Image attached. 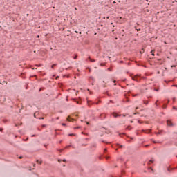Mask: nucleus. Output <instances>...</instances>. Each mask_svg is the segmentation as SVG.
I'll return each mask as SVG.
<instances>
[{"instance_id":"obj_1","label":"nucleus","mask_w":177,"mask_h":177,"mask_svg":"<svg viewBox=\"0 0 177 177\" xmlns=\"http://www.w3.org/2000/svg\"><path fill=\"white\" fill-rule=\"evenodd\" d=\"M132 80H133L134 81L139 82V81H140V75H136L132 77Z\"/></svg>"},{"instance_id":"obj_7","label":"nucleus","mask_w":177,"mask_h":177,"mask_svg":"<svg viewBox=\"0 0 177 177\" xmlns=\"http://www.w3.org/2000/svg\"><path fill=\"white\" fill-rule=\"evenodd\" d=\"M151 53L152 56H154V50H151Z\"/></svg>"},{"instance_id":"obj_4","label":"nucleus","mask_w":177,"mask_h":177,"mask_svg":"<svg viewBox=\"0 0 177 177\" xmlns=\"http://www.w3.org/2000/svg\"><path fill=\"white\" fill-rule=\"evenodd\" d=\"M67 120H68V121H74V119H71V118H70V116L68 117Z\"/></svg>"},{"instance_id":"obj_9","label":"nucleus","mask_w":177,"mask_h":177,"mask_svg":"<svg viewBox=\"0 0 177 177\" xmlns=\"http://www.w3.org/2000/svg\"><path fill=\"white\" fill-rule=\"evenodd\" d=\"M55 66H56V64H53L52 66H51V68H54L55 67Z\"/></svg>"},{"instance_id":"obj_18","label":"nucleus","mask_w":177,"mask_h":177,"mask_svg":"<svg viewBox=\"0 0 177 177\" xmlns=\"http://www.w3.org/2000/svg\"><path fill=\"white\" fill-rule=\"evenodd\" d=\"M104 151H107V149H104Z\"/></svg>"},{"instance_id":"obj_31","label":"nucleus","mask_w":177,"mask_h":177,"mask_svg":"<svg viewBox=\"0 0 177 177\" xmlns=\"http://www.w3.org/2000/svg\"><path fill=\"white\" fill-rule=\"evenodd\" d=\"M19 158H22V157L21 156V157H19Z\"/></svg>"},{"instance_id":"obj_5","label":"nucleus","mask_w":177,"mask_h":177,"mask_svg":"<svg viewBox=\"0 0 177 177\" xmlns=\"http://www.w3.org/2000/svg\"><path fill=\"white\" fill-rule=\"evenodd\" d=\"M144 132H146L147 133H150V132H151V130H147L145 131V130H143Z\"/></svg>"},{"instance_id":"obj_33","label":"nucleus","mask_w":177,"mask_h":177,"mask_svg":"<svg viewBox=\"0 0 177 177\" xmlns=\"http://www.w3.org/2000/svg\"><path fill=\"white\" fill-rule=\"evenodd\" d=\"M77 104H78L79 102H77Z\"/></svg>"},{"instance_id":"obj_26","label":"nucleus","mask_w":177,"mask_h":177,"mask_svg":"<svg viewBox=\"0 0 177 177\" xmlns=\"http://www.w3.org/2000/svg\"><path fill=\"white\" fill-rule=\"evenodd\" d=\"M171 67H175V66H171Z\"/></svg>"},{"instance_id":"obj_20","label":"nucleus","mask_w":177,"mask_h":177,"mask_svg":"<svg viewBox=\"0 0 177 177\" xmlns=\"http://www.w3.org/2000/svg\"><path fill=\"white\" fill-rule=\"evenodd\" d=\"M57 78H59V76H57V77H56V80H57Z\"/></svg>"},{"instance_id":"obj_22","label":"nucleus","mask_w":177,"mask_h":177,"mask_svg":"<svg viewBox=\"0 0 177 177\" xmlns=\"http://www.w3.org/2000/svg\"><path fill=\"white\" fill-rule=\"evenodd\" d=\"M149 147V145H145V147Z\"/></svg>"},{"instance_id":"obj_17","label":"nucleus","mask_w":177,"mask_h":177,"mask_svg":"<svg viewBox=\"0 0 177 177\" xmlns=\"http://www.w3.org/2000/svg\"><path fill=\"white\" fill-rule=\"evenodd\" d=\"M69 136H73V134H69Z\"/></svg>"},{"instance_id":"obj_21","label":"nucleus","mask_w":177,"mask_h":177,"mask_svg":"<svg viewBox=\"0 0 177 177\" xmlns=\"http://www.w3.org/2000/svg\"><path fill=\"white\" fill-rule=\"evenodd\" d=\"M138 107H136V110H138Z\"/></svg>"},{"instance_id":"obj_11","label":"nucleus","mask_w":177,"mask_h":177,"mask_svg":"<svg viewBox=\"0 0 177 177\" xmlns=\"http://www.w3.org/2000/svg\"><path fill=\"white\" fill-rule=\"evenodd\" d=\"M173 109H174V110H177V109H176L175 106H174Z\"/></svg>"},{"instance_id":"obj_13","label":"nucleus","mask_w":177,"mask_h":177,"mask_svg":"<svg viewBox=\"0 0 177 177\" xmlns=\"http://www.w3.org/2000/svg\"><path fill=\"white\" fill-rule=\"evenodd\" d=\"M80 127H75V129H78Z\"/></svg>"},{"instance_id":"obj_27","label":"nucleus","mask_w":177,"mask_h":177,"mask_svg":"<svg viewBox=\"0 0 177 177\" xmlns=\"http://www.w3.org/2000/svg\"><path fill=\"white\" fill-rule=\"evenodd\" d=\"M108 70H111V68H108Z\"/></svg>"},{"instance_id":"obj_8","label":"nucleus","mask_w":177,"mask_h":177,"mask_svg":"<svg viewBox=\"0 0 177 177\" xmlns=\"http://www.w3.org/2000/svg\"><path fill=\"white\" fill-rule=\"evenodd\" d=\"M150 162H151V163L154 162V159L150 160H149V164H150Z\"/></svg>"},{"instance_id":"obj_10","label":"nucleus","mask_w":177,"mask_h":177,"mask_svg":"<svg viewBox=\"0 0 177 177\" xmlns=\"http://www.w3.org/2000/svg\"><path fill=\"white\" fill-rule=\"evenodd\" d=\"M145 52V50H143V49L140 51V53H143Z\"/></svg>"},{"instance_id":"obj_23","label":"nucleus","mask_w":177,"mask_h":177,"mask_svg":"<svg viewBox=\"0 0 177 177\" xmlns=\"http://www.w3.org/2000/svg\"><path fill=\"white\" fill-rule=\"evenodd\" d=\"M74 59H77V57H75Z\"/></svg>"},{"instance_id":"obj_29","label":"nucleus","mask_w":177,"mask_h":177,"mask_svg":"<svg viewBox=\"0 0 177 177\" xmlns=\"http://www.w3.org/2000/svg\"><path fill=\"white\" fill-rule=\"evenodd\" d=\"M57 120H59V118H57Z\"/></svg>"},{"instance_id":"obj_14","label":"nucleus","mask_w":177,"mask_h":177,"mask_svg":"<svg viewBox=\"0 0 177 177\" xmlns=\"http://www.w3.org/2000/svg\"><path fill=\"white\" fill-rule=\"evenodd\" d=\"M118 146H119V147H122V145H119Z\"/></svg>"},{"instance_id":"obj_25","label":"nucleus","mask_w":177,"mask_h":177,"mask_svg":"<svg viewBox=\"0 0 177 177\" xmlns=\"http://www.w3.org/2000/svg\"><path fill=\"white\" fill-rule=\"evenodd\" d=\"M63 161H64V162H65L66 160H64Z\"/></svg>"},{"instance_id":"obj_2","label":"nucleus","mask_w":177,"mask_h":177,"mask_svg":"<svg viewBox=\"0 0 177 177\" xmlns=\"http://www.w3.org/2000/svg\"><path fill=\"white\" fill-rule=\"evenodd\" d=\"M167 124L168 127H172V125H174L172 124V122H171V120H167Z\"/></svg>"},{"instance_id":"obj_32","label":"nucleus","mask_w":177,"mask_h":177,"mask_svg":"<svg viewBox=\"0 0 177 177\" xmlns=\"http://www.w3.org/2000/svg\"><path fill=\"white\" fill-rule=\"evenodd\" d=\"M60 161H62V160H59V162H60Z\"/></svg>"},{"instance_id":"obj_6","label":"nucleus","mask_w":177,"mask_h":177,"mask_svg":"<svg viewBox=\"0 0 177 177\" xmlns=\"http://www.w3.org/2000/svg\"><path fill=\"white\" fill-rule=\"evenodd\" d=\"M37 164H42V161L41 160H37Z\"/></svg>"},{"instance_id":"obj_28","label":"nucleus","mask_w":177,"mask_h":177,"mask_svg":"<svg viewBox=\"0 0 177 177\" xmlns=\"http://www.w3.org/2000/svg\"><path fill=\"white\" fill-rule=\"evenodd\" d=\"M109 157H106V160H108Z\"/></svg>"},{"instance_id":"obj_16","label":"nucleus","mask_w":177,"mask_h":177,"mask_svg":"<svg viewBox=\"0 0 177 177\" xmlns=\"http://www.w3.org/2000/svg\"><path fill=\"white\" fill-rule=\"evenodd\" d=\"M75 115L76 117H77V116H78V115H77V114H75Z\"/></svg>"},{"instance_id":"obj_24","label":"nucleus","mask_w":177,"mask_h":177,"mask_svg":"<svg viewBox=\"0 0 177 177\" xmlns=\"http://www.w3.org/2000/svg\"><path fill=\"white\" fill-rule=\"evenodd\" d=\"M158 135H160V133H157Z\"/></svg>"},{"instance_id":"obj_12","label":"nucleus","mask_w":177,"mask_h":177,"mask_svg":"<svg viewBox=\"0 0 177 177\" xmlns=\"http://www.w3.org/2000/svg\"><path fill=\"white\" fill-rule=\"evenodd\" d=\"M62 125L64 127V126H66V124H64V123H62Z\"/></svg>"},{"instance_id":"obj_30","label":"nucleus","mask_w":177,"mask_h":177,"mask_svg":"<svg viewBox=\"0 0 177 177\" xmlns=\"http://www.w3.org/2000/svg\"><path fill=\"white\" fill-rule=\"evenodd\" d=\"M129 129H131V127H129Z\"/></svg>"},{"instance_id":"obj_15","label":"nucleus","mask_w":177,"mask_h":177,"mask_svg":"<svg viewBox=\"0 0 177 177\" xmlns=\"http://www.w3.org/2000/svg\"><path fill=\"white\" fill-rule=\"evenodd\" d=\"M91 60V62H95V60H92V59H90Z\"/></svg>"},{"instance_id":"obj_3","label":"nucleus","mask_w":177,"mask_h":177,"mask_svg":"<svg viewBox=\"0 0 177 177\" xmlns=\"http://www.w3.org/2000/svg\"><path fill=\"white\" fill-rule=\"evenodd\" d=\"M112 115H113L115 118H116V117H119L120 115L117 114L116 113H112Z\"/></svg>"},{"instance_id":"obj_19","label":"nucleus","mask_w":177,"mask_h":177,"mask_svg":"<svg viewBox=\"0 0 177 177\" xmlns=\"http://www.w3.org/2000/svg\"><path fill=\"white\" fill-rule=\"evenodd\" d=\"M75 10H77V7L75 8Z\"/></svg>"}]
</instances>
